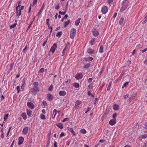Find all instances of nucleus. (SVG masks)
I'll use <instances>...</instances> for the list:
<instances>
[{
	"mask_svg": "<svg viewBox=\"0 0 147 147\" xmlns=\"http://www.w3.org/2000/svg\"><path fill=\"white\" fill-rule=\"evenodd\" d=\"M16 24L17 23H15L11 25L10 26V28L11 29L15 28L16 26Z\"/></svg>",
	"mask_w": 147,
	"mask_h": 147,
	"instance_id": "ea45409f",
	"label": "nucleus"
},
{
	"mask_svg": "<svg viewBox=\"0 0 147 147\" xmlns=\"http://www.w3.org/2000/svg\"><path fill=\"white\" fill-rule=\"evenodd\" d=\"M67 128H69L68 130L72 133L74 136H76L75 132L72 128H70L69 127H68Z\"/></svg>",
	"mask_w": 147,
	"mask_h": 147,
	"instance_id": "a211bd4d",
	"label": "nucleus"
},
{
	"mask_svg": "<svg viewBox=\"0 0 147 147\" xmlns=\"http://www.w3.org/2000/svg\"><path fill=\"white\" fill-rule=\"evenodd\" d=\"M44 6H45L44 3H43L42 6L41 8L40 9V10L38 12V13L37 14V15L38 16V17H39L40 16V15L41 14V13L42 12V11L43 9L44 8Z\"/></svg>",
	"mask_w": 147,
	"mask_h": 147,
	"instance_id": "9d476101",
	"label": "nucleus"
},
{
	"mask_svg": "<svg viewBox=\"0 0 147 147\" xmlns=\"http://www.w3.org/2000/svg\"><path fill=\"white\" fill-rule=\"evenodd\" d=\"M57 47V44L54 43L53 45L51 47L50 49V52H51L53 53H54Z\"/></svg>",
	"mask_w": 147,
	"mask_h": 147,
	"instance_id": "39448f33",
	"label": "nucleus"
},
{
	"mask_svg": "<svg viewBox=\"0 0 147 147\" xmlns=\"http://www.w3.org/2000/svg\"><path fill=\"white\" fill-rule=\"evenodd\" d=\"M50 143V140H48V141L47 142V143L46 145V147H48L49 146V145Z\"/></svg>",
	"mask_w": 147,
	"mask_h": 147,
	"instance_id": "5fc2aeb1",
	"label": "nucleus"
},
{
	"mask_svg": "<svg viewBox=\"0 0 147 147\" xmlns=\"http://www.w3.org/2000/svg\"><path fill=\"white\" fill-rule=\"evenodd\" d=\"M53 89V85H51L49 87L48 89V90L49 91H51Z\"/></svg>",
	"mask_w": 147,
	"mask_h": 147,
	"instance_id": "de8ad7c7",
	"label": "nucleus"
},
{
	"mask_svg": "<svg viewBox=\"0 0 147 147\" xmlns=\"http://www.w3.org/2000/svg\"><path fill=\"white\" fill-rule=\"evenodd\" d=\"M59 95L61 96H64L66 95V92L65 91H60L59 92Z\"/></svg>",
	"mask_w": 147,
	"mask_h": 147,
	"instance_id": "aec40b11",
	"label": "nucleus"
},
{
	"mask_svg": "<svg viewBox=\"0 0 147 147\" xmlns=\"http://www.w3.org/2000/svg\"><path fill=\"white\" fill-rule=\"evenodd\" d=\"M93 34L95 36H97L99 34V32L98 31L96 30L95 29L93 30Z\"/></svg>",
	"mask_w": 147,
	"mask_h": 147,
	"instance_id": "6ab92c4d",
	"label": "nucleus"
},
{
	"mask_svg": "<svg viewBox=\"0 0 147 147\" xmlns=\"http://www.w3.org/2000/svg\"><path fill=\"white\" fill-rule=\"evenodd\" d=\"M73 85L75 88H78L80 86L79 84L77 83H73Z\"/></svg>",
	"mask_w": 147,
	"mask_h": 147,
	"instance_id": "bb28decb",
	"label": "nucleus"
},
{
	"mask_svg": "<svg viewBox=\"0 0 147 147\" xmlns=\"http://www.w3.org/2000/svg\"><path fill=\"white\" fill-rule=\"evenodd\" d=\"M87 52L89 54H92L94 53V50L92 49H89L87 50Z\"/></svg>",
	"mask_w": 147,
	"mask_h": 147,
	"instance_id": "b1692460",
	"label": "nucleus"
},
{
	"mask_svg": "<svg viewBox=\"0 0 147 147\" xmlns=\"http://www.w3.org/2000/svg\"><path fill=\"white\" fill-rule=\"evenodd\" d=\"M54 146L55 147H57V143L56 142L54 141Z\"/></svg>",
	"mask_w": 147,
	"mask_h": 147,
	"instance_id": "69168bd1",
	"label": "nucleus"
},
{
	"mask_svg": "<svg viewBox=\"0 0 147 147\" xmlns=\"http://www.w3.org/2000/svg\"><path fill=\"white\" fill-rule=\"evenodd\" d=\"M21 3V1H19L18 2V6L16 7V10H17V9H19V7L21 6V5H20Z\"/></svg>",
	"mask_w": 147,
	"mask_h": 147,
	"instance_id": "a18cd8bd",
	"label": "nucleus"
},
{
	"mask_svg": "<svg viewBox=\"0 0 147 147\" xmlns=\"http://www.w3.org/2000/svg\"><path fill=\"white\" fill-rule=\"evenodd\" d=\"M103 47L102 46H100L99 49V52L100 53H103Z\"/></svg>",
	"mask_w": 147,
	"mask_h": 147,
	"instance_id": "7c9ffc66",
	"label": "nucleus"
},
{
	"mask_svg": "<svg viewBox=\"0 0 147 147\" xmlns=\"http://www.w3.org/2000/svg\"><path fill=\"white\" fill-rule=\"evenodd\" d=\"M8 117V115L7 114H5L4 116V121L6 120Z\"/></svg>",
	"mask_w": 147,
	"mask_h": 147,
	"instance_id": "79ce46f5",
	"label": "nucleus"
},
{
	"mask_svg": "<svg viewBox=\"0 0 147 147\" xmlns=\"http://www.w3.org/2000/svg\"><path fill=\"white\" fill-rule=\"evenodd\" d=\"M93 59V58L92 57H84L83 60L82 61V63L83 64H85L86 61H91Z\"/></svg>",
	"mask_w": 147,
	"mask_h": 147,
	"instance_id": "7ed1b4c3",
	"label": "nucleus"
},
{
	"mask_svg": "<svg viewBox=\"0 0 147 147\" xmlns=\"http://www.w3.org/2000/svg\"><path fill=\"white\" fill-rule=\"evenodd\" d=\"M68 15L67 14H65L63 18V20L64 19H65L67 18L68 17Z\"/></svg>",
	"mask_w": 147,
	"mask_h": 147,
	"instance_id": "0e129e2a",
	"label": "nucleus"
},
{
	"mask_svg": "<svg viewBox=\"0 0 147 147\" xmlns=\"http://www.w3.org/2000/svg\"><path fill=\"white\" fill-rule=\"evenodd\" d=\"M128 82H125L123 86H122V88H124V87H126V86L128 84Z\"/></svg>",
	"mask_w": 147,
	"mask_h": 147,
	"instance_id": "49530a36",
	"label": "nucleus"
},
{
	"mask_svg": "<svg viewBox=\"0 0 147 147\" xmlns=\"http://www.w3.org/2000/svg\"><path fill=\"white\" fill-rule=\"evenodd\" d=\"M47 40H48V39L47 38L46 41H44L43 43L42 44V46L43 47H44L45 46L47 42Z\"/></svg>",
	"mask_w": 147,
	"mask_h": 147,
	"instance_id": "13d9d810",
	"label": "nucleus"
},
{
	"mask_svg": "<svg viewBox=\"0 0 147 147\" xmlns=\"http://www.w3.org/2000/svg\"><path fill=\"white\" fill-rule=\"evenodd\" d=\"M66 13V11H59V13L60 15H65Z\"/></svg>",
	"mask_w": 147,
	"mask_h": 147,
	"instance_id": "c03bdc74",
	"label": "nucleus"
},
{
	"mask_svg": "<svg viewBox=\"0 0 147 147\" xmlns=\"http://www.w3.org/2000/svg\"><path fill=\"white\" fill-rule=\"evenodd\" d=\"M95 41V40L94 38H92L91 40L90 43L91 45H93L94 44V42Z\"/></svg>",
	"mask_w": 147,
	"mask_h": 147,
	"instance_id": "f704fd0d",
	"label": "nucleus"
},
{
	"mask_svg": "<svg viewBox=\"0 0 147 147\" xmlns=\"http://www.w3.org/2000/svg\"><path fill=\"white\" fill-rule=\"evenodd\" d=\"M108 7L106 6H103L101 9V11L102 13L105 14L108 11Z\"/></svg>",
	"mask_w": 147,
	"mask_h": 147,
	"instance_id": "423d86ee",
	"label": "nucleus"
},
{
	"mask_svg": "<svg viewBox=\"0 0 147 147\" xmlns=\"http://www.w3.org/2000/svg\"><path fill=\"white\" fill-rule=\"evenodd\" d=\"M144 20L142 22V23L143 24H145L147 21V17L145 16V18H144Z\"/></svg>",
	"mask_w": 147,
	"mask_h": 147,
	"instance_id": "a19ab883",
	"label": "nucleus"
},
{
	"mask_svg": "<svg viewBox=\"0 0 147 147\" xmlns=\"http://www.w3.org/2000/svg\"><path fill=\"white\" fill-rule=\"evenodd\" d=\"M37 2V0H33V6L36 4Z\"/></svg>",
	"mask_w": 147,
	"mask_h": 147,
	"instance_id": "4d7b16f0",
	"label": "nucleus"
},
{
	"mask_svg": "<svg viewBox=\"0 0 147 147\" xmlns=\"http://www.w3.org/2000/svg\"><path fill=\"white\" fill-rule=\"evenodd\" d=\"M20 87L19 86H18L16 87V89L17 90L18 93H19L20 92Z\"/></svg>",
	"mask_w": 147,
	"mask_h": 147,
	"instance_id": "09e8293b",
	"label": "nucleus"
},
{
	"mask_svg": "<svg viewBox=\"0 0 147 147\" xmlns=\"http://www.w3.org/2000/svg\"><path fill=\"white\" fill-rule=\"evenodd\" d=\"M57 126L61 129L63 128V125L62 123H59L57 125Z\"/></svg>",
	"mask_w": 147,
	"mask_h": 147,
	"instance_id": "c756f323",
	"label": "nucleus"
},
{
	"mask_svg": "<svg viewBox=\"0 0 147 147\" xmlns=\"http://www.w3.org/2000/svg\"><path fill=\"white\" fill-rule=\"evenodd\" d=\"M69 120V119L68 118H65V119H64L62 121V122H65L66 121H67V120Z\"/></svg>",
	"mask_w": 147,
	"mask_h": 147,
	"instance_id": "bf43d9fd",
	"label": "nucleus"
},
{
	"mask_svg": "<svg viewBox=\"0 0 147 147\" xmlns=\"http://www.w3.org/2000/svg\"><path fill=\"white\" fill-rule=\"evenodd\" d=\"M144 64L147 65V59H145L144 61Z\"/></svg>",
	"mask_w": 147,
	"mask_h": 147,
	"instance_id": "774afa93",
	"label": "nucleus"
},
{
	"mask_svg": "<svg viewBox=\"0 0 147 147\" xmlns=\"http://www.w3.org/2000/svg\"><path fill=\"white\" fill-rule=\"evenodd\" d=\"M40 118L42 120H45L46 119V118L45 115L43 114H41L40 115Z\"/></svg>",
	"mask_w": 147,
	"mask_h": 147,
	"instance_id": "e433bc0d",
	"label": "nucleus"
},
{
	"mask_svg": "<svg viewBox=\"0 0 147 147\" xmlns=\"http://www.w3.org/2000/svg\"><path fill=\"white\" fill-rule=\"evenodd\" d=\"M91 109V108L90 107H88L87 108V110L85 112V113H87Z\"/></svg>",
	"mask_w": 147,
	"mask_h": 147,
	"instance_id": "052dcab7",
	"label": "nucleus"
},
{
	"mask_svg": "<svg viewBox=\"0 0 147 147\" xmlns=\"http://www.w3.org/2000/svg\"><path fill=\"white\" fill-rule=\"evenodd\" d=\"M47 99L49 101H51L53 98V96L52 94H49L47 95Z\"/></svg>",
	"mask_w": 147,
	"mask_h": 147,
	"instance_id": "f3484780",
	"label": "nucleus"
},
{
	"mask_svg": "<svg viewBox=\"0 0 147 147\" xmlns=\"http://www.w3.org/2000/svg\"><path fill=\"white\" fill-rule=\"evenodd\" d=\"M117 115L116 113H115L113 115V119H115V117Z\"/></svg>",
	"mask_w": 147,
	"mask_h": 147,
	"instance_id": "680f3d73",
	"label": "nucleus"
},
{
	"mask_svg": "<svg viewBox=\"0 0 147 147\" xmlns=\"http://www.w3.org/2000/svg\"><path fill=\"white\" fill-rule=\"evenodd\" d=\"M67 46H66L65 47V48L64 49H63V51H62L63 55H62V56H63V55L65 53V51H66V50H67Z\"/></svg>",
	"mask_w": 147,
	"mask_h": 147,
	"instance_id": "37998d69",
	"label": "nucleus"
},
{
	"mask_svg": "<svg viewBox=\"0 0 147 147\" xmlns=\"http://www.w3.org/2000/svg\"><path fill=\"white\" fill-rule=\"evenodd\" d=\"M116 119H113L109 121V124L111 125H115L116 123Z\"/></svg>",
	"mask_w": 147,
	"mask_h": 147,
	"instance_id": "2eb2a0df",
	"label": "nucleus"
},
{
	"mask_svg": "<svg viewBox=\"0 0 147 147\" xmlns=\"http://www.w3.org/2000/svg\"><path fill=\"white\" fill-rule=\"evenodd\" d=\"M60 8L59 6V3L55 7V9H58Z\"/></svg>",
	"mask_w": 147,
	"mask_h": 147,
	"instance_id": "603ef678",
	"label": "nucleus"
},
{
	"mask_svg": "<svg viewBox=\"0 0 147 147\" xmlns=\"http://www.w3.org/2000/svg\"><path fill=\"white\" fill-rule=\"evenodd\" d=\"M80 132L82 134H84L86 133V131L85 129H82L80 130Z\"/></svg>",
	"mask_w": 147,
	"mask_h": 147,
	"instance_id": "473e14b6",
	"label": "nucleus"
},
{
	"mask_svg": "<svg viewBox=\"0 0 147 147\" xmlns=\"http://www.w3.org/2000/svg\"><path fill=\"white\" fill-rule=\"evenodd\" d=\"M90 65V63H88L84 65L83 66V68L84 69H88Z\"/></svg>",
	"mask_w": 147,
	"mask_h": 147,
	"instance_id": "393cba45",
	"label": "nucleus"
},
{
	"mask_svg": "<svg viewBox=\"0 0 147 147\" xmlns=\"http://www.w3.org/2000/svg\"><path fill=\"white\" fill-rule=\"evenodd\" d=\"M62 32L61 31H60L58 33H57L56 34V36L57 37H59L61 36V35L62 34Z\"/></svg>",
	"mask_w": 147,
	"mask_h": 147,
	"instance_id": "58836bf2",
	"label": "nucleus"
},
{
	"mask_svg": "<svg viewBox=\"0 0 147 147\" xmlns=\"http://www.w3.org/2000/svg\"><path fill=\"white\" fill-rule=\"evenodd\" d=\"M81 103V101L80 100H77L76 102L75 107L77 109H78L79 107V106L80 105Z\"/></svg>",
	"mask_w": 147,
	"mask_h": 147,
	"instance_id": "dca6fc26",
	"label": "nucleus"
},
{
	"mask_svg": "<svg viewBox=\"0 0 147 147\" xmlns=\"http://www.w3.org/2000/svg\"><path fill=\"white\" fill-rule=\"evenodd\" d=\"M28 127H26L24 128L22 130V133L24 134H26L28 132Z\"/></svg>",
	"mask_w": 147,
	"mask_h": 147,
	"instance_id": "f8f14e48",
	"label": "nucleus"
},
{
	"mask_svg": "<svg viewBox=\"0 0 147 147\" xmlns=\"http://www.w3.org/2000/svg\"><path fill=\"white\" fill-rule=\"evenodd\" d=\"M65 136V134L63 132H62L60 135V138H61Z\"/></svg>",
	"mask_w": 147,
	"mask_h": 147,
	"instance_id": "8fccbe9b",
	"label": "nucleus"
},
{
	"mask_svg": "<svg viewBox=\"0 0 147 147\" xmlns=\"http://www.w3.org/2000/svg\"><path fill=\"white\" fill-rule=\"evenodd\" d=\"M21 115L24 120H26L27 118V116L26 115V114L25 113H22Z\"/></svg>",
	"mask_w": 147,
	"mask_h": 147,
	"instance_id": "4be33fe9",
	"label": "nucleus"
},
{
	"mask_svg": "<svg viewBox=\"0 0 147 147\" xmlns=\"http://www.w3.org/2000/svg\"><path fill=\"white\" fill-rule=\"evenodd\" d=\"M25 80L26 79L25 78H24L22 80V85L21 86V89H22L23 90L24 89V88H25V85H26V83H25Z\"/></svg>",
	"mask_w": 147,
	"mask_h": 147,
	"instance_id": "ddd939ff",
	"label": "nucleus"
},
{
	"mask_svg": "<svg viewBox=\"0 0 147 147\" xmlns=\"http://www.w3.org/2000/svg\"><path fill=\"white\" fill-rule=\"evenodd\" d=\"M42 103V104L44 106V107H45L46 106H47V102H46V101H45L44 100H43V101Z\"/></svg>",
	"mask_w": 147,
	"mask_h": 147,
	"instance_id": "3c124183",
	"label": "nucleus"
},
{
	"mask_svg": "<svg viewBox=\"0 0 147 147\" xmlns=\"http://www.w3.org/2000/svg\"><path fill=\"white\" fill-rule=\"evenodd\" d=\"M107 2L108 3L110 4L113 2V0H107Z\"/></svg>",
	"mask_w": 147,
	"mask_h": 147,
	"instance_id": "6e6d98bb",
	"label": "nucleus"
},
{
	"mask_svg": "<svg viewBox=\"0 0 147 147\" xmlns=\"http://www.w3.org/2000/svg\"><path fill=\"white\" fill-rule=\"evenodd\" d=\"M112 81L110 82L108 86L107 87V90L108 91H109L110 89L111 86Z\"/></svg>",
	"mask_w": 147,
	"mask_h": 147,
	"instance_id": "2f4dec72",
	"label": "nucleus"
},
{
	"mask_svg": "<svg viewBox=\"0 0 147 147\" xmlns=\"http://www.w3.org/2000/svg\"><path fill=\"white\" fill-rule=\"evenodd\" d=\"M142 126L143 128V130L144 131V132H146L145 130H147V122H145L144 124L142 125Z\"/></svg>",
	"mask_w": 147,
	"mask_h": 147,
	"instance_id": "4468645a",
	"label": "nucleus"
},
{
	"mask_svg": "<svg viewBox=\"0 0 147 147\" xmlns=\"http://www.w3.org/2000/svg\"><path fill=\"white\" fill-rule=\"evenodd\" d=\"M57 110L56 109H54L53 110V116H54L53 117H55L57 113Z\"/></svg>",
	"mask_w": 147,
	"mask_h": 147,
	"instance_id": "c9c22d12",
	"label": "nucleus"
},
{
	"mask_svg": "<svg viewBox=\"0 0 147 147\" xmlns=\"http://www.w3.org/2000/svg\"><path fill=\"white\" fill-rule=\"evenodd\" d=\"M49 19H47L46 20V22L47 25L48 26V27L49 26Z\"/></svg>",
	"mask_w": 147,
	"mask_h": 147,
	"instance_id": "864d4df0",
	"label": "nucleus"
},
{
	"mask_svg": "<svg viewBox=\"0 0 147 147\" xmlns=\"http://www.w3.org/2000/svg\"><path fill=\"white\" fill-rule=\"evenodd\" d=\"M124 18H121L120 19V20L119 22V23L120 25H122L123 24V22L124 21Z\"/></svg>",
	"mask_w": 147,
	"mask_h": 147,
	"instance_id": "72a5a7b5",
	"label": "nucleus"
},
{
	"mask_svg": "<svg viewBox=\"0 0 147 147\" xmlns=\"http://www.w3.org/2000/svg\"><path fill=\"white\" fill-rule=\"evenodd\" d=\"M39 85L38 82H33V88L30 90L31 92L32 93V95H35L36 94V92L39 91V89L38 87Z\"/></svg>",
	"mask_w": 147,
	"mask_h": 147,
	"instance_id": "f257e3e1",
	"label": "nucleus"
},
{
	"mask_svg": "<svg viewBox=\"0 0 147 147\" xmlns=\"http://www.w3.org/2000/svg\"><path fill=\"white\" fill-rule=\"evenodd\" d=\"M76 30L75 29L73 28L71 29L70 32V37L71 38H73L76 34Z\"/></svg>",
	"mask_w": 147,
	"mask_h": 147,
	"instance_id": "20e7f679",
	"label": "nucleus"
},
{
	"mask_svg": "<svg viewBox=\"0 0 147 147\" xmlns=\"http://www.w3.org/2000/svg\"><path fill=\"white\" fill-rule=\"evenodd\" d=\"M27 105L29 108L32 109H34V105L31 102H28Z\"/></svg>",
	"mask_w": 147,
	"mask_h": 147,
	"instance_id": "6e6552de",
	"label": "nucleus"
},
{
	"mask_svg": "<svg viewBox=\"0 0 147 147\" xmlns=\"http://www.w3.org/2000/svg\"><path fill=\"white\" fill-rule=\"evenodd\" d=\"M18 9H18L17 10H16L17 12V16H19L21 14V11Z\"/></svg>",
	"mask_w": 147,
	"mask_h": 147,
	"instance_id": "a878e982",
	"label": "nucleus"
},
{
	"mask_svg": "<svg viewBox=\"0 0 147 147\" xmlns=\"http://www.w3.org/2000/svg\"><path fill=\"white\" fill-rule=\"evenodd\" d=\"M70 20H69L67 21L66 22H65L64 24V27L65 28L69 24V23H70Z\"/></svg>",
	"mask_w": 147,
	"mask_h": 147,
	"instance_id": "c85d7f7f",
	"label": "nucleus"
},
{
	"mask_svg": "<svg viewBox=\"0 0 147 147\" xmlns=\"http://www.w3.org/2000/svg\"><path fill=\"white\" fill-rule=\"evenodd\" d=\"M119 108V106L118 105L114 104L113 106V109L114 110H117Z\"/></svg>",
	"mask_w": 147,
	"mask_h": 147,
	"instance_id": "cd10ccee",
	"label": "nucleus"
},
{
	"mask_svg": "<svg viewBox=\"0 0 147 147\" xmlns=\"http://www.w3.org/2000/svg\"><path fill=\"white\" fill-rule=\"evenodd\" d=\"M80 20L81 18H79L77 20L75 21V24L76 26H78L79 25L80 23Z\"/></svg>",
	"mask_w": 147,
	"mask_h": 147,
	"instance_id": "5701e85b",
	"label": "nucleus"
},
{
	"mask_svg": "<svg viewBox=\"0 0 147 147\" xmlns=\"http://www.w3.org/2000/svg\"><path fill=\"white\" fill-rule=\"evenodd\" d=\"M136 96V93H133L129 98L128 101L129 102H130L133 100L135 98Z\"/></svg>",
	"mask_w": 147,
	"mask_h": 147,
	"instance_id": "0eeeda50",
	"label": "nucleus"
},
{
	"mask_svg": "<svg viewBox=\"0 0 147 147\" xmlns=\"http://www.w3.org/2000/svg\"><path fill=\"white\" fill-rule=\"evenodd\" d=\"M128 4V2L127 1H123L122 3V6L120 9V12H122L125 11L127 7Z\"/></svg>",
	"mask_w": 147,
	"mask_h": 147,
	"instance_id": "f03ea898",
	"label": "nucleus"
},
{
	"mask_svg": "<svg viewBox=\"0 0 147 147\" xmlns=\"http://www.w3.org/2000/svg\"><path fill=\"white\" fill-rule=\"evenodd\" d=\"M31 4H30V6L29 8L28 9V13H29L31 11Z\"/></svg>",
	"mask_w": 147,
	"mask_h": 147,
	"instance_id": "e2e57ef3",
	"label": "nucleus"
},
{
	"mask_svg": "<svg viewBox=\"0 0 147 147\" xmlns=\"http://www.w3.org/2000/svg\"><path fill=\"white\" fill-rule=\"evenodd\" d=\"M24 140V138L22 137H20L19 138V142L18 143V144L19 145H20L21 144H22Z\"/></svg>",
	"mask_w": 147,
	"mask_h": 147,
	"instance_id": "9b49d317",
	"label": "nucleus"
},
{
	"mask_svg": "<svg viewBox=\"0 0 147 147\" xmlns=\"http://www.w3.org/2000/svg\"><path fill=\"white\" fill-rule=\"evenodd\" d=\"M29 117H30L32 114V111L30 109H27L26 111Z\"/></svg>",
	"mask_w": 147,
	"mask_h": 147,
	"instance_id": "412c9836",
	"label": "nucleus"
},
{
	"mask_svg": "<svg viewBox=\"0 0 147 147\" xmlns=\"http://www.w3.org/2000/svg\"><path fill=\"white\" fill-rule=\"evenodd\" d=\"M140 137H141L142 139H145L147 138V134L144 135H142Z\"/></svg>",
	"mask_w": 147,
	"mask_h": 147,
	"instance_id": "4c0bfd02",
	"label": "nucleus"
},
{
	"mask_svg": "<svg viewBox=\"0 0 147 147\" xmlns=\"http://www.w3.org/2000/svg\"><path fill=\"white\" fill-rule=\"evenodd\" d=\"M83 75L81 73H78L75 76V78L76 79L79 80L81 79L83 77Z\"/></svg>",
	"mask_w": 147,
	"mask_h": 147,
	"instance_id": "1a4fd4ad",
	"label": "nucleus"
},
{
	"mask_svg": "<svg viewBox=\"0 0 147 147\" xmlns=\"http://www.w3.org/2000/svg\"><path fill=\"white\" fill-rule=\"evenodd\" d=\"M44 71V69L43 68H42L40 69L39 70V71L41 73L43 72Z\"/></svg>",
	"mask_w": 147,
	"mask_h": 147,
	"instance_id": "338daca9",
	"label": "nucleus"
}]
</instances>
